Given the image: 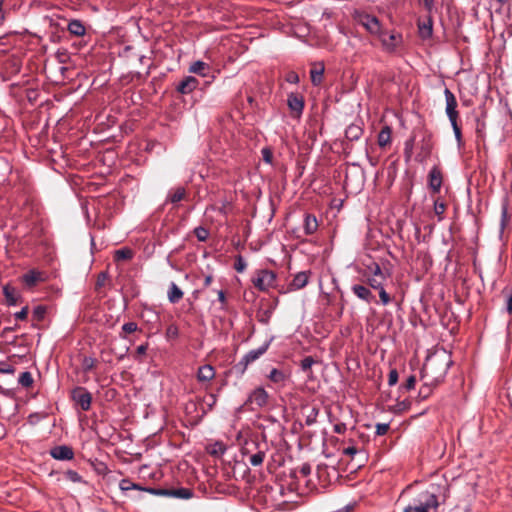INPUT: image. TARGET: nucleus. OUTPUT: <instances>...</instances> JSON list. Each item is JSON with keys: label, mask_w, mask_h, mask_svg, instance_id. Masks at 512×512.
<instances>
[{"label": "nucleus", "mask_w": 512, "mask_h": 512, "mask_svg": "<svg viewBox=\"0 0 512 512\" xmlns=\"http://www.w3.org/2000/svg\"><path fill=\"white\" fill-rule=\"evenodd\" d=\"M438 505L436 494L425 490L419 492L404 508L403 512H429L431 509H436Z\"/></svg>", "instance_id": "1"}, {"label": "nucleus", "mask_w": 512, "mask_h": 512, "mask_svg": "<svg viewBox=\"0 0 512 512\" xmlns=\"http://www.w3.org/2000/svg\"><path fill=\"white\" fill-rule=\"evenodd\" d=\"M354 19L363 25L370 33H378L380 31L379 20L372 15L364 12L355 11L353 14Z\"/></svg>", "instance_id": "2"}, {"label": "nucleus", "mask_w": 512, "mask_h": 512, "mask_svg": "<svg viewBox=\"0 0 512 512\" xmlns=\"http://www.w3.org/2000/svg\"><path fill=\"white\" fill-rule=\"evenodd\" d=\"M276 276L272 271L261 270L257 276L253 278L252 282L256 288L261 291H266L274 285Z\"/></svg>", "instance_id": "3"}, {"label": "nucleus", "mask_w": 512, "mask_h": 512, "mask_svg": "<svg viewBox=\"0 0 512 512\" xmlns=\"http://www.w3.org/2000/svg\"><path fill=\"white\" fill-rule=\"evenodd\" d=\"M269 395L262 387H258L253 390L248 399L245 402V405H251V409L261 408L265 406L268 402Z\"/></svg>", "instance_id": "4"}, {"label": "nucleus", "mask_w": 512, "mask_h": 512, "mask_svg": "<svg viewBox=\"0 0 512 512\" xmlns=\"http://www.w3.org/2000/svg\"><path fill=\"white\" fill-rule=\"evenodd\" d=\"M72 399L82 408V410L87 411L90 409L92 396L85 388H75L72 391Z\"/></svg>", "instance_id": "5"}, {"label": "nucleus", "mask_w": 512, "mask_h": 512, "mask_svg": "<svg viewBox=\"0 0 512 512\" xmlns=\"http://www.w3.org/2000/svg\"><path fill=\"white\" fill-rule=\"evenodd\" d=\"M445 99H446V113L450 121L456 120L458 117V112L456 110L457 100L454 94L449 90L445 89L444 91Z\"/></svg>", "instance_id": "6"}, {"label": "nucleus", "mask_w": 512, "mask_h": 512, "mask_svg": "<svg viewBox=\"0 0 512 512\" xmlns=\"http://www.w3.org/2000/svg\"><path fill=\"white\" fill-rule=\"evenodd\" d=\"M50 455L56 460H72L74 457V452L71 447L60 445L52 448Z\"/></svg>", "instance_id": "7"}, {"label": "nucleus", "mask_w": 512, "mask_h": 512, "mask_svg": "<svg viewBox=\"0 0 512 512\" xmlns=\"http://www.w3.org/2000/svg\"><path fill=\"white\" fill-rule=\"evenodd\" d=\"M381 40L386 50L394 51L397 48V46L401 43L402 37L400 34L397 33H383L381 36Z\"/></svg>", "instance_id": "8"}, {"label": "nucleus", "mask_w": 512, "mask_h": 512, "mask_svg": "<svg viewBox=\"0 0 512 512\" xmlns=\"http://www.w3.org/2000/svg\"><path fill=\"white\" fill-rule=\"evenodd\" d=\"M442 185V174L436 167L429 172V186L434 193H438Z\"/></svg>", "instance_id": "9"}, {"label": "nucleus", "mask_w": 512, "mask_h": 512, "mask_svg": "<svg viewBox=\"0 0 512 512\" xmlns=\"http://www.w3.org/2000/svg\"><path fill=\"white\" fill-rule=\"evenodd\" d=\"M152 493L154 494H158V495H173L177 498H182V499H188L191 497L192 493L189 489H186V488H180V489H175V490H171V491H168V490H150Z\"/></svg>", "instance_id": "10"}, {"label": "nucleus", "mask_w": 512, "mask_h": 512, "mask_svg": "<svg viewBox=\"0 0 512 512\" xmlns=\"http://www.w3.org/2000/svg\"><path fill=\"white\" fill-rule=\"evenodd\" d=\"M352 291L358 298L368 303L374 300V296L371 293L370 289L363 285H353Z\"/></svg>", "instance_id": "11"}, {"label": "nucleus", "mask_w": 512, "mask_h": 512, "mask_svg": "<svg viewBox=\"0 0 512 512\" xmlns=\"http://www.w3.org/2000/svg\"><path fill=\"white\" fill-rule=\"evenodd\" d=\"M198 85V81L195 77H186L178 86V91L182 94H187L193 91Z\"/></svg>", "instance_id": "12"}, {"label": "nucleus", "mask_w": 512, "mask_h": 512, "mask_svg": "<svg viewBox=\"0 0 512 512\" xmlns=\"http://www.w3.org/2000/svg\"><path fill=\"white\" fill-rule=\"evenodd\" d=\"M215 377L214 368L211 365H204L198 369L197 378L201 382H208Z\"/></svg>", "instance_id": "13"}, {"label": "nucleus", "mask_w": 512, "mask_h": 512, "mask_svg": "<svg viewBox=\"0 0 512 512\" xmlns=\"http://www.w3.org/2000/svg\"><path fill=\"white\" fill-rule=\"evenodd\" d=\"M268 349V344L265 343L257 349L249 351L243 358L246 364H249L255 360H257L261 355H263Z\"/></svg>", "instance_id": "14"}, {"label": "nucleus", "mask_w": 512, "mask_h": 512, "mask_svg": "<svg viewBox=\"0 0 512 512\" xmlns=\"http://www.w3.org/2000/svg\"><path fill=\"white\" fill-rule=\"evenodd\" d=\"M288 106L292 111L301 113L304 107L303 99L292 93L288 96Z\"/></svg>", "instance_id": "15"}, {"label": "nucleus", "mask_w": 512, "mask_h": 512, "mask_svg": "<svg viewBox=\"0 0 512 512\" xmlns=\"http://www.w3.org/2000/svg\"><path fill=\"white\" fill-rule=\"evenodd\" d=\"M183 297L182 290L172 282L168 290V299L171 303H178Z\"/></svg>", "instance_id": "16"}, {"label": "nucleus", "mask_w": 512, "mask_h": 512, "mask_svg": "<svg viewBox=\"0 0 512 512\" xmlns=\"http://www.w3.org/2000/svg\"><path fill=\"white\" fill-rule=\"evenodd\" d=\"M40 280H42L41 273L34 270L23 275V281L28 287L35 286Z\"/></svg>", "instance_id": "17"}, {"label": "nucleus", "mask_w": 512, "mask_h": 512, "mask_svg": "<svg viewBox=\"0 0 512 512\" xmlns=\"http://www.w3.org/2000/svg\"><path fill=\"white\" fill-rule=\"evenodd\" d=\"M318 228V222L315 216L307 215L304 221V230L307 235L313 234Z\"/></svg>", "instance_id": "18"}, {"label": "nucleus", "mask_w": 512, "mask_h": 512, "mask_svg": "<svg viewBox=\"0 0 512 512\" xmlns=\"http://www.w3.org/2000/svg\"><path fill=\"white\" fill-rule=\"evenodd\" d=\"M68 31L75 36H83L85 34V27L79 20H72L68 24Z\"/></svg>", "instance_id": "19"}, {"label": "nucleus", "mask_w": 512, "mask_h": 512, "mask_svg": "<svg viewBox=\"0 0 512 512\" xmlns=\"http://www.w3.org/2000/svg\"><path fill=\"white\" fill-rule=\"evenodd\" d=\"M3 293L6 298V301L9 305H16L18 301V293L15 288L10 286H5L3 288Z\"/></svg>", "instance_id": "20"}, {"label": "nucleus", "mask_w": 512, "mask_h": 512, "mask_svg": "<svg viewBox=\"0 0 512 512\" xmlns=\"http://www.w3.org/2000/svg\"><path fill=\"white\" fill-rule=\"evenodd\" d=\"M308 283V274L306 272H300L298 273L292 283L291 286L294 289H301Z\"/></svg>", "instance_id": "21"}, {"label": "nucleus", "mask_w": 512, "mask_h": 512, "mask_svg": "<svg viewBox=\"0 0 512 512\" xmlns=\"http://www.w3.org/2000/svg\"><path fill=\"white\" fill-rule=\"evenodd\" d=\"M390 140H391V129L388 126H386L380 131V133L378 135V144L381 147H385L386 145H388L390 143Z\"/></svg>", "instance_id": "22"}, {"label": "nucleus", "mask_w": 512, "mask_h": 512, "mask_svg": "<svg viewBox=\"0 0 512 512\" xmlns=\"http://www.w3.org/2000/svg\"><path fill=\"white\" fill-rule=\"evenodd\" d=\"M186 191L183 187H178L169 193L168 200L172 203H177L184 199Z\"/></svg>", "instance_id": "23"}, {"label": "nucleus", "mask_w": 512, "mask_h": 512, "mask_svg": "<svg viewBox=\"0 0 512 512\" xmlns=\"http://www.w3.org/2000/svg\"><path fill=\"white\" fill-rule=\"evenodd\" d=\"M361 134L362 129L357 125H351L345 131V135L349 140H357Z\"/></svg>", "instance_id": "24"}, {"label": "nucleus", "mask_w": 512, "mask_h": 512, "mask_svg": "<svg viewBox=\"0 0 512 512\" xmlns=\"http://www.w3.org/2000/svg\"><path fill=\"white\" fill-rule=\"evenodd\" d=\"M213 66H191L190 72L201 76L206 77L212 70Z\"/></svg>", "instance_id": "25"}, {"label": "nucleus", "mask_w": 512, "mask_h": 512, "mask_svg": "<svg viewBox=\"0 0 512 512\" xmlns=\"http://www.w3.org/2000/svg\"><path fill=\"white\" fill-rule=\"evenodd\" d=\"M133 257V252L131 249L122 248L115 252V259L120 260H129Z\"/></svg>", "instance_id": "26"}, {"label": "nucleus", "mask_w": 512, "mask_h": 512, "mask_svg": "<svg viewBox=\"0 0 512 512\" xmlns=\"http://www.w3.org/2000/svg\"><path fill=\"white\" fill-rule=\"evenodd\" d=\"M385 280L386 279H382L380 277L370 276L367 278V283L371 288H373L375 290H379V289L383 288V282Z\"/></svg>", "instance_id": "27"}, {"label": "nucleus", "mask_w": 512, "mask_h": 512, "mask_svg": "<svg viewBox=\"0 0 512 512\" xmlns=\"http://www.w3.org/2000/svg\"><path fill=\"white\" fill-rule=\"evenodd\" d=\"M324 73V66H320L319 69L311 70V79L314 85H319L322 81V76Z\"/></svg>", "instance_id": "28"}, {"label": "nucleus", "mask_w": 512, "mask_h": 512, "mask_svg": "<svg viewBox=\"0 0 512 512\" xmlns=\"http://www.w3.org/2000/svg\"><path fill=\"white\" fill-rule=\"evenodd\" d=\"M18 381L23 387H30L33 384V377L30 372L25 371L21 373Z\"/></svg>", "instance_id": "29"}, {"label": "nucleus", "mask_w": 512, "mask_h": 512, "mask_svg": "<svg viewBox=\"0 0 512 512\" xmlns=\"http://www.w3.org/2000/svg\"><path fill=\"white\" fill-rule=\"evenodd\" d=\"M265 457V453L263 451H258L257 453L250 456L249 461L253 466H259L263 463Z\"/></svg>", "instance_id": "30"}, {"label": "nucleus", "mask_w": 512, "mask_h": 512, "mask_svg": "<svg viewBox=\"0 0 512 512\" xmlns=\"http://www.w3.org/2000/svg\"><path fill=\"white\" fill-rule=\"evenodd\" d=\"M107 280H108L107 272L99 273L97 280H96V284H95V290L99 292L100 289L106 285Z\"/></svg>", "instance_id": "31"}, {"label": "nucleus", "mask_w": 512, "mask_h": 512, "mask_svg": "<svg viewBox=\"0 0 512 512\" xmlns=\"http://www.w3.org/2000/svg\"><path fill=\"white\" fill-rule=\"evenodd\" d=\"M445 210H446V204L444 202H440L439 200H435L434 212L438 216L439 220L442 219Z\"/></svg>", "instance_id": "32"}, {"label": "nucleus", "mask_w": 512, "mask_h": 512, "mask_svg": "<svg viewBox=\"0 0 512 512\" xmlns=\"http://www.w3.org/2000/svg\"><path fill=\"white\" fill-rule=\"evenodd\" d=\"M269 379L275 383H279L281 381L284 380L285 376L283 374V372L277 370V369H272L270 374L268 375Z\"/></svg>", "instance_id": "33"}, {"label": "nucleus", "mask_w": 512, "mask_h": 512, "mask_svg": "<svg viewBox=\"0 0 512 512\" xmlns=\"http://www.w3.org/2000/svg\"><path fill=\"white\" fill-rule=\"evenodd\" d=\"M96 365V360L92 357H85L82 361V368L84 371H91Z\"/></svg>", "instance_id": "34"}, {"label": "nucleus", "mask_w": 512, "mask_h": 512, "mask_svg": "<svg viewBox=\"0 0 512 512\" xmlns=\"http://www.w3.org/2000/svg\"><path fill=\"white\" fill-rule=\"evenodd\" d=\"M217 398L216 395L213 393L207 394L203 398V404L207 406L208 410H211L214 405L216 404Z\"/></svg>", "instance_id": "35"}, {"label": "nucleus", "mask_w": 512, "mask_h": 512, "mask_svg": "<svg viewBox=\"0 0 512 512\" xmlns=\"http://www.w3.org/2000/svg\"><path fill=\"white\" fill-rule=\"evenodd\" d=\"M194 233L199 241H206L209 236L208 230L204 227H197Z\"/></svg>", "instance_id": "36"}, {"label": "nucleus", "mask_w": 512, "mask_h": 512, "mask_svg": "<svg viewBox=\"0 0 512 512\" xmlns=\"http://www.w3.org/2000/svg\"><path fill=\"white\" fill-rule=\"evenodd\" d=\"M65 477L66 479L74 483L82 482V477L76 471L73 470H67L65 472Z\"/></svg>", "instance_id": "37"}, {"label": "nucleus", "mask_w": 512, "mask_h": 512, "mask_svg": "<svg viewBox=\"0 0 512 512\" xmlns=\"http://www.w3.org/2000/svg\"><path fill=\"white\" fill-rule=\"evenodd\" d=\"M46 314V308L44 306H37L33 310V317L37 321H41Z\"/></svg>", "instance_id": "38"}, {"label": "nucleus", "mask_w": 512, "mask_h": 512, "mask_svg": "<svg viewBox=\"0 0 512 512\" xmlns=\"http://www.w3.org/2000/svg\"><path fill=\"white\" fill-rule=\"evenodd\" d=\"M318 415V409L312 408L310 414L307 415L305 423L308 426L313 425L316 422V417Z\"/></svg>", "instance_id": "39"}, {"label": "nucleus", "mask_w": 512, "mask_h": 512, "mask_svg": "<svg viewBox=\"0 0 512 512\" xmlns=\"http://www.w3.org/2000/svg\"><path fill=\"white\" fill-rule=\"evenodd\" d=\"M371 272V276L380 277L382 279H386L385 274L383 273L382 269L378 264H374L372 267L369 268Z\"/></svg>", "instance_id": "40"}, {"label": "nucleus", "mask_w": 512, "mask_h": 512, "mask_svg": "<svg viewBox=\"0 0 512 512\" xmlns=\"http://www.w3.org/2000/svg\"><path fill=\"white\" fill-rule=\"evenodd\" d=\"M234 268L237 272H240V273L246 269V262L241 256H238L236 258Z\"/></svg>", "instance_id": "41"}, {"label": "nucleus", "mask_w": 512, "mask_h": 512, "mask_svg": "<svg viewBox=\"0 0 512 512\" xmlns=\"http://www.w3.org/2000/svg\"><path fill=\"white\" fill-rule=\"evenodd\" d=\"M14 372H15V368L12 365H9L4 362H0V373L13 374Z\"/></svg>", "instance_id": "42"}, {"label": "nucleus", "mask_w": 512, "mask_h": 512, "mask_svg": "<svg viewBox=\"0 0 512 512\" xmlns=\"http://www.w3.org/2000/svg\"><path fill=\"white\" fill-rule=\"evenodd\" d=\"M314 363V360L312 357L308 356V357H305L302 361H301V368L303 371H307L311 368V366L313 365Z\"/></svg>", "instance_id": "43"}, {"label": "nucleus", "mask_w": 512, "mask_h": 512, "mask_svg": "<svg viewBox=\"0 0 512 512\" xmlns=\"http://www.w3.org/2000/svg\"><path fill=\"white\" fill-rule=\"evenodd\" d=\"M389 430V424L387 423H378L376 425V434L381 436L387 433Z\"/></svg>", "instance_id": "44"}, {"label": "nucleus", "mask_w": 512, "mask_h": 512, "mask_svg": "<svg viewBox=\"0 0 512 512\" xmlns=\"http://www.w3.org/2000/svg\"><path fill=\"white\" fill-rule=\"evenodd\" d=\"M122 329L125 333H133L137 330V324L134 322H127L123 325Z\"/></svg>", "instance_id": "45"}, {"label": "nucleus", "mask_w": 512, "mask_h": 512, "mask_svg": "<svg viewBox=\"0 0 512 512\" xmlns=\"http://www.w3.org/2000/svg\"><path fill=\"white\" fill-rule=\"evenodd\" d=\"M398 381V372L393 369L389 372V375H388V384L390 386H393L397 383Z\"/></svg>", "instance_id": "46"}, {"label": "nucleus", "mask_w": 512, "mask_h": 512, "mask_svg": "<svg viewBox=\"0 0 512 512\" xmlns=\"http://www.w3.org/2000/svg\"><path fill=\"white\" fill-rule=\"evenodd\" d=\"M166 334L169 338L178 337V334H179L178 327L175 325H170L166 330Z\"/></svg>", "instance_id": "47"}, {"label": "nucleus", "mask_w": 512, "mask_h": 512, "mask_svg": "<svg viewBox=\"0 0 512 512\" xmlns=\"http://www.w3.org/2000/svg\"><path fill=\"white\" fill-rule=\"evenodd\" d=\"M379 296H380L381 302L384 305H387L391 301V298H390L389 294L385 291L384 287L379 289Z\"/></svg>", "instance_id": "48"}, {"label": "nucleus", "mask_w": 512, "mask_h": 512, "mask_svg": "<svg viewBox=\"0 0 512 512\" xmlns=\"http://www.w3.org/2000/svg\"><path fill=\"white\" fill-rule=\"evenodd\" d=\"M415 383H416V378H415V376L411 375L406 380V383L403 385V388H405L406 390H411L414 388Z\"/></svg>", "instance_id": "49"}, {"label": "nucleus", "mask_w": 512, "mask_h": 512, "mask_svg": "<svg viewBox=\"0 0 512 512\" xmlns=\"http://www.w3.org/2000/svg\"><path fill=\"white\" fill-rule=\"evenodd\" d=\"M450 122H451V125H452V127H453V130H454V133H455L456 139H457L458 141H460V140H461V131H460V128H459V126H458V124H457V119H456V120H452V121H450Z\"/></svg>", "instance_id": "50"}, {"label": "nucleus", "mask_w": 512, "mask_h": 512, "mask_svg": "<svg viewBox=\"0 0 512 512\" xmlns=\"http://www.w3.org/2000/svg\"><path fill=\"white\" fill-rule=\"evenodd\" d=\"M27 315H28V308L24 307L21 311H19L15 314V318L17 320H25L27 318Z\"/></svg>", "instance_id": "51"}, {"label": "nucleus", "mask_w": 512, "mask_h": 512, "mask_svg": "<svg viewBox=\"0 0 512 512\" xmlns=\"http://www.w3.org/2000/svg\"><path fill=\"white\" fill-rule=\"evenodd\" d=\"M420 31H421V34L422 36H429L431 33H432V28L430 25H423L422 27H420Z\"/></svg>", "instance_id": "52"}, {"label": "nucleus", "mask_w": 512, "mask_h": 512, "mask_svg": "<svg viewBox=\"0 0 512 512\" xmlns=\"http://www.w3.org/2000/svg\"><path fill=\"white\" fill-rule=\"evenodd\" d=\"M300 473L303 475V476H307L311 473V466L307 463L303 464L300 468Z\"/></svg>", "instance_id": "53"}, {"label": "nucleus", "mask_w": 512, "mask_h": 512, "mask_svg": "<svg viewBox=\"0 0 512 512\" xmlns=\"http://www.w3.org/2000/svg\"><path fill=\"white\" fill-rule=\"evenodd\" d=\"M287 81L290 83H297L299 81V76L292 72L287 75Z\"/></svg>", "instance_id": "54"}, {"label": "nucleus", "mask_w": 512, "mask_h": 512, "mask_svg": "<svg viewBox=\"0 0 512 512\" xmlns=\"http://www.w3.org/2000/svg\"><path fill=\"white\" fill-rule=\"evenodd\" d=\"M346 430V425L344 423H339L334 426V431L338 434L344 433Z\"/></svg>", "instance_id": "55"}, {"label": "nucleus", "mask_w": 512, "mask_h": 512, "mask_svg": "<svg viewBox=\"0 0 512 512\" xmlns=\"http://www.w3.org/2000/svg\"><path fill=\"white\" fill-rule=\"evenodd\" d=\"M356 453H357V449L353 446L347 447L344 449V454H346V455L353 456Z\"/></svg>", "instance_id": "56"}, {"label": "nucleus", "mask_w": 512, "mask_h": 512, "mask_svg": "<svg viewBox=\"0 0 512 512\" xmlns=\"http://www.w3.org/2000/svg\"><path fill=\"white\" fill-rule=\"evenodd\" d=\"M506 310L508 313H512V294L507 299Z\"/></svg>", "instance_id": "57"}, {"label": "nucleus", "mask_w": 512, "mask_h": 512, "mask_svg": "<svg viewBox=\"0 0 512 512\" xmlns=\"http://www.w3.org/2000/svg\"><path fill=\"white\" fill-rule=\"evenodd\" d=\"M147 346L146 345H140L137 347V354L138 355H144L146 353Z\"/></svg>", "instance_id": "58"}, {"label": "nucleus", "mask_w": 512, "mask_h": 512, "mask_svg": "<svg viewBox=\"0 0 512 512\" xmlns=\"http://www.w3.org/2000/svg\"><path fill=\"white\" fill-rule=\"evenodd\" d=\"M263 156L266 162H271V153L268 150H263Z\"/></svg>", "instance_id": "59"}, {"label": "nucleus", "mask_w": 512, "mask_h": 512, "mask_svg": "<svg viewBox=\"0 0 512 512\" xmlns=\"http://www.w3.org/2000/svg\"><path fill=\"white\" fill-rule=\"evenodd\" d=\"M3 3H4V0H0V25L3 23L4 21V12H3V9H2V6H3Z\"/></svg>", "instance_id": "60"}, {"label": "nucleus", "mask_w": 512, "mask_h": 512, "mask_svg": "<svg viewBox=\"0 0 512 512\" xmlns=\"http://www.w3.org/2000/svg\"><path fill=\"white\" fill-rule=\"evenodd\" d=\"M420 394H423V397H427V395L429 394V388L426 386V384L424 385V387H422Z\"/></svg>", "instance_id": "61"}, {"label": "nucleus", "mask_w": 512, "mask_h": 512, "mask_svg": "<svg viewBox=\"0 0 512 512\" xmlns=\"http://www.w3.org/2000/svg\"><path fill=\"white\" fill-rule=\"evenodd\" d=\"M212 282V276H206L204 280V285L209 286Z\"/></svg>", "instance_id": "62"}, {"label": "nucleus", "mask_w": 512, "mask_h": 512, "mask_svg": "<svg viewBox=\"0 0 512 512\" xmlns=\"http://www.w3.org/2000/svg\"><path fill=\"white\" fill-rule=\"evenodd\" d=\"M218 299L220 302H224L225 301V294L223 291H219L218 292Z\"/></svg>", "instance_id": "63"}, {"label": "nucleus", "mask_w": 512, "mask_h": 512, "mask_svg": "<svg viewBox=\"0 0 512 512\" xmlns=\"http://www.w3.org/2000/svg\"><path fill=\"white\" fill-rule=\"evenodd\" d=\"M128 484H129V482H128V481H125V480H124V481H122V483H121V489H123V490H127V489H129V488H130V486H128Z\"/></svg>", "instance_id": "64"}]
</instances>
